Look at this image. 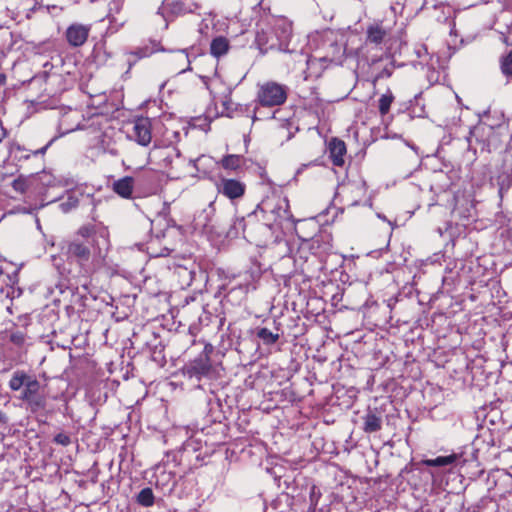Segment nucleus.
Listing matches in <instances>:
<instances>
[{
  "label": "nucleus",
  "instance_id": "1",
  "mask_svg": "<svg viewBox=\"0 0 512 512\" xmlns=\"http://www.w3.org/2000/svg\"><path fill=\"white\" fill-rule=\"evenodd\" d=\"M218 166L213 175L203 172L199 178H209L214 181L219 194L234 201L246 193V184L241 180L246 168L241 162H217Z\"/></svg>",
  "mask_w": 512,
  "mask_h": 512
},
{
  "label": "nucleus",
  "instance_id": "2",
  "mask_svg": "<svg viewBox=\"0 0 512 512\" xmlns=\"http://www.w3.org/2000/svg\"><path fill=\"white\" fill-rule=\"evenodd\" d=\"M339 185L343 186V192L348 206H357L361 203L371 207L372 203L367 197L365 181L358 177L359 168L352 162H332L331 167Z\"/></svg>",
  "mask_w": 512,
  "mask_h": 512
},
{
  "label": "nucleus",
  "instance_id": "3",
  "mask_svg": "<svg viewBox=\"0 0 512 512\" xmlns=\"http://www.w3.org/2000/svg\"><path fill=\"white\" fill-rule=\"evenodd\" d=\"M8 386L12 391H19L23 388L20 399L25 402L31 412L35 413L45 410L47 407V396L41 392V384L33 375L23 370H17L11 376Z\"/></svg>",
  "mask_w": 512,
  "mask_h": 512
},
{
  "label": "nucleus",
  "instance_id": "4",
  "mask_svg": "<svg viewBox=\"0 0 512 512\" xmlns=\"http://www.w3.org/2000/svg\"><path fill=\"white\" fill-rule=\"evenodd\" d=\"M291 38V26L287 24L277 25L271 31H259L256 34L255 43L262 54L269 51L291 52L288 45Z\"/></svg>",
  "mask_w": 512,
  "mask_h": 512
},
{
  "label": "nucleus",
  "instance_id": "5",
  "mask_svg": "<svg viewBox=\"0 0 512 512\" xmlns=\"http://www.w3.org/2000/svg\"><path fill=\"white\" fill-rule=\"evenodd\" d=\"M39 181L46 186H62L67 188V198L60 203V209L63 213H68L79 205V195L77 194L78 182L73 178H56L51 174L42 171L37 174Z\"/></svg>",
  "mask_w": 512,
  "mask_h": 512
},
{
  "label": "nucleus",
  "instance_id": "6",
  "mask_svg": "<svg viewBox=\"0 0 512 512\" xmlns=\"http://www.w3.org/2000/svg\"><path fill=\"white\" fill-rule=\"evenodd\" d=\"M287 96V86L274 81H268L259 86L256 99L263 107H274L284 104Z\"/></svg>",
  "mask_w": 512,
  "mask_h": 512
},
{
  "label": "nucleus",
  "instance_id": "7",
  "mask_svg": "<svg viewBox=\"0 0 512 512\" xmlns=\"http://www.w3.org/2000/svg\"><path fill=\"white\" fill-rule=\"evenodd\" d=\"M213 351V345L206 343L201 354L187 366V374L189 377L201 380L203 377L210 375L212 371L211 355Z\"/></svg>",
  "mask_w": 512,
  "mask_h": 512
},
{
  "label": "nucleus",
  "instance_id": "8",
  "mask_svg": "<svg viewBox=\"0 0 512 512\" xmlns=\"http://www.w3.org/2000/svg\"><path fill=\"white\" fill-rule=\"evenodd\" d=\"M92 245L80 238H73L66 242L65 255L67 260L74 261L80 266L87 264L92 255Z\"/></svg>",
  "mask_w": 512,
  "mask_h": 512
},
{
  "label": "nucleus",
  "instance_id": "9",
  "mask_svg": "<svg viewBox=\"0 0 512 512\" xmlns=\"http://www.w3.org/2000/svg\"><path fill=\"white\" fill-rule=\"evenodd\" d=\"M194 8L193 0H163L162 5L158 9V14H161L165 20H170L174 17L190 13Z\"/></svg>",
  "mask_w": 512,
  "mask_h": 512
},
{
  "label": "nucleus",
  "instance_id": "10",
  "mask_svg": "<svg viewBox=\"0 0 512 512\" xmlns=\"http://www.w3.org/2000/svg\"><path fill=\"white\" fill-rule=\"evenodd\" d=\"M129 137L135 139L137 143L146 146L151 141V122L146 117L137 118L128 132Z\"/></svg>",
  "mask_w": 512,
  "mask_h": 512
},
{
  "label": "nucleus",
  "instance_id": "11",
  "mask_svg": "<svg viewBox=\"0 0 512 512\" xmlns=\"http://www.w3.org/2000/svg\"><path fill=\"white\" fill-rule=\"evenodd\" d=\"M89 33V25L74 23L67 28L65 35L70 46L80 47L87 41Z\"/></svg>",
  "mask_w": 512,
  "mask_h": 512
},
{
  "label": "nucleus",
  "instance_id": "12",
  "mask_svg": "<svg viewBox=\"0 0 512 512\" xmlns=\"http://www.w3.org/2000/svg\"><path fill=\"white\" fill-rule=\"evenodd\" d=\"M343 53L342 46L338 44L335 40H331L328 43V51L326 54L319 58H309L307 60L308 69H311L318 61H325V62H333L335 60H338Z\"/></svg>",
  "mask_w": 512,
  "mask_h": 512
},
{
  "label": "nucleus",
  "instance_id": "13",
  "mask_svg": "<svg viewBox=\"0 0 512 512\" xmlns=\"http://www.w3.org/2000/svg\"><path fill=\"white\" fill-rule=\"evenodd\" d=\"M54 140L49 141L45 146L40 149H36L28 153L24 148L19 145H12L9 149V158L12 160H28L31 156L39 157L44 155L47 148L52 144Z\"/></svg>",
  "mask_w": 512,
  "mask_h": 512
},
{
  "label": "nucleus",
  "instance_id": "14",
  "mask_svg": "<svg viewBox=\"0 0 512 512\" xmlns=\"http://www.w3.org/2000/svg\"><path fill=\"white\" fill-rule=\"evenodd\" d=\"M112 190L121 198L132 199L134 179L131 176L122 177L113 182Z\"/></svg>",
  "mask_w": 512,
  "mask_h": 512
},
{
  "label": "nucleus",
  "instance_id": "15",
  "mask_svg": "<svg viewBox=\"0 0 512 512\" xmlns=\"http://www.w3.org/2000/svg\"><path fill=\"white\" fill-rule=\"evenodd\" d=\"M3 335L18 349H23L29 339L27 332L19 330L15 323L11 328H6Z\"/></svg>",
  "mask_w": 512,
  "mask_h": 512
},
{
  "label": "nucleus",
  "instance_id": "16",
  "mask_svg": "<svg viewBox=\"0 0 512 512\" xmlns=\"http://www.w3.org/2000/svg\"><path fill=\"white\" fill-rule=\"evenodd\" d=\"M362 421V430L367 434L376 433L382 429V417L371 410L362 417Z\"/></svg>",
  "mask_w": 512,
  "mask_h": 512
},
{
  "label": "nucleus",
  "instance_id": "17",
  "mask_svg": "<svg viewBox=\"0 0 512 512\" xmlns=\"http://www.w3.org/2000/svg\"><path fill=\"white\" fill-rule=\"evenodd\" d=\"M327 151L331 160H343L347 152L346 144L343 140L333 137L327 142Z\"/></svg>",
  "mask_w": 512,
  "mask_h": 512
},
{
  "label": "nucleus",
  "instance_id": "18",
  "mask_svg": "<svg viewBox=\"0 0 512 512\" xmlns=\"http://www.w3.org/2000/svg\"><path fill=\"white\" fill-rule=\"evenodd\" d=\"M223 113H225L228 117L232 118L238 113L243 114L248 112V106H243L237 103H234L231 97L226 96L222 101Z\"/></svg>",
  "mask_w": 512,
  "mask_h": 512
},
{
  "label": "nucleus",
  "instance_id": "19",
  "mask_svg": "<svg viewBox=\"0 0 512 512\" xmlns=\"http://www.w3.org/2000/svg\"><path fill=\"white\" fill-rule=\"evenodd\" d=\"M499 169L502 171L495 176L497 184L501 189L509 187L512 184V166L507 162H502Z\"/></svg>",
  "mask_w": 512,
  "mask_h": 512
},
{
  "label": "nucleus",
  "instance_id": "20",
  "mask_svg": "<svg viewBox=\"0 0 512 512\" xmlns=\"http://www.w3.org/2000/svg\"><path fill=\"white\" fill-rule=\"evenodd\" d=\"M387 36V31L380 25L374 24L367 28V41L373 44H381Z\"/></svg>",
  "mask_w": 512,
  "mask_h": 512
},
{
  "label": "nucleus",
  "instance_id": "21",
  "mask_svg": "<svg viewBox=\"0 0 512 512\" xmlns=\"http://www.w3.org/2000/svg\"><path fill=\"white\" fill-rule=\"evenodd\" d=\"M457 459V454L453 453L447 456H438L435 459H423L421 464L428 467H442L454 464Z\"/></svg>",
  "mask_w": 512,
  "mask_h": 512
},
{
  "label": "nucleus",
  "instance_id": "22",
  "mask_svg": "<svg viewBox=\"0 0 512 512\" xmlns=\"http://www.w3.org/2000/svg\"><path fill=\"white\" fill-rule=\"evenodd\" d=\"M229 49V42L225 37H217L210 44V52L213 56L219 58L226 54Z\"/></svg>",
  "mask_w": 512,
  "mask_h": 512
},
{
  "label": "nucleus",
  "instance_id": "23",
  "mask_svg": "<svg viewBox=\"0 0 512 512\" xmlns=\"http://www.w3.org/2000/svg\"><path fill=\"white\" fill-rule=\"evenodd\" d=\"M96 226L93 224L82 225L76 232L74 238H80L81 240L87 241L92 245H95Z\"/></svg>",
  "mask_w": 512,
  "mask_h": 512
},
{
  "label": "nucleus",
  "instance_id": "24",
  "mask_svg": "<svg viewBox=\"0 0 512 512\" xmlns=\"http://www.w3.org/2000/svg\"><path fill=\"white\" fill-rule=\"evenodd\" d=\"M256 335L264 345L268 346L275 344L280 338V334L278 332L274 333L266 327L257 329Z\"/></svg>",
  "mask_w": 512,
  "mask_h": 512
},
{
  "label": "nucleus",
  "instance_id": "25",
  "mask_svg": "<svg viewBox=\"0 0 512 512\" xmlns=\"http://www.w3.org/2000/svg\"><path fill=\"white\" fill-rule=\"evenodd\" d=\"M158 46L159 44L157 42H151L150 45H144L136 48L130 54L135 56L137 59L146 58L157 52L159 50Z\"/></svg>",
  "mask_w": 512,
  "mask_h": 512
},
{
  "label": "nucleus",
  "instance_id": "26",
  "mask_svg": "<svg viewBox=\"0 0 512 512\" xmlns=\"http://www.w3.org/2000/svg\"><path fill=\"white\" fill-rule=\"evenodd\" d=\"M137 503L143 507H151L154 505L155 497L151 488H143L136 497Z\"/></svg>",
  "mask_w": 512,
  "mask_h": 512
},
{
  "label": "nucleus",
  "instance_id": "27",
  "mask_svg": "<svg viewBox=\"0 0 512 512\" xmlns=\"http://www.w3.org/2000/svg\"><path fill=\"white\" fill-rule=\"evenodd\" d=\"M394 101V95L391 91H388L387 93L383 94L378 101V109L381 116L386 115L391 107V104Z\"/></svg>",
  "mask_w": 512,
  "mask_h": 512
},
{
  "label": "nucleus",
  "instance_id": "28",
  "mask_svg": "<svg viewBox=\"0 0 512 512\" xmlns=\"http://www.w3.org/2000/svg\"><path fill=\"white\" fill-rule=\"evenodd\" d=\"M500 69L504 76L512 78V50L501 57Z\"/></svg>",
  "mask_w": 512,
  "mask_h": 512
},
{
  "label": "nucleus",
  "instance_id": "29",
  "mask_svg": "<svg viewBox=\"0 0 512 512\" xmlns=\"http://www.w3.org/2000/svg\"><path fill=\"white\" fill-rule=\"evenodd\" d=\"M29 180L30 178L29 177H25L23 175H20L18 178H16L13 182H12V187L15 191L23 194L27 191L28 189V186H29Z\"/></svg>",
  "mask_w": 512,
  "mask_h": 512
},
{
  "label": "nucleus",
  "instance_id": "30",
  "mask_svg": "<svg viewBox=\"0 0 512 512\" xmlns=\"http://www.w3.org/2000/svg\"><path fill=\"white\" fill-rule=\"evenodd\" d=\"M124 0H111L108 4L109 7V17L112 18L111 21H116L115 15L119 14L123 7Z\"/></svg>",
  "mask_w": 512,
  "mask_h": 512
},
{
  "label": "nucleus",
  "instance_id": "31",
  "mask_svg": "<svg viewBox=\"0 0 512 512\" xmlns=\"http://www.w3.org/2000/svg\"><path fill=\"white\" fill-rule=\"evenodd\" d=\"M53 441L56 444L62 445V446H69L71 444V438L69 435L65 433H58L54 436Z\"/></svg>",
  "mask_w": 512,
  "mask_h": 512
},
{
  "label": "nucleus",
  "instance_id": "32",
  "mask_svg": "<svg viewBox=\"0 0 512 512\" xmlns=\"http://www.w3.org/2000/svg\"><path fill=\"white\" fill-rule=\"evenodd\" d=\"M285 205H286V207L283 209V214H284V215H283V216H282V215H279V218L290 219V217H291L292 215H291L290 211L288 210V208H289V204H288V201H286V200H285ZM278 209H279V210H282V206H281V205H279V206H278Z\"/></svg>",
  "mask_w": 512,
  "mask_h": 512
},
{
  "label": "nucleus",
  "instance_id": "33",
  "mask_svg": "<svg viewBox=\"0 0 512 512\" xmlns=\"http://www.w3.org/2000/svg\"><path fill=\"white\" fill-rule=\"evenodd\" d=\"M222 160H226V161H229V160H239V156L238 155H234V154H229V155H226L222 158Z\"/></svg>",
  "mask_w": 512,
  "mask_h": 512
},
{
  "label": "nucleus",
  "instance_id": "34",
  "mask_svg": "<svg viewBox=\"0 0 512 512\" xmlns=\"http://www.w3.org/2000/svg\"><path fill=\"white\" fill-rule=\"evenodd\" d=\"M259 169L262 170V172L260 173L261 178L269 183H272V181L268 178L266 172L261 167H259Z\"/></svg>",
  "mask_w": 512,
  "mask_h": 512
},
{
  "label": "nucleus",
  "instance_id": "35",
  "mask_svg": "<svg viewBox=\"0 0 512 512\" xmlns=\"http://www.w3.org/2000/svg\"><path fill=\"white\" fill-rule=\"evenodd\" d=\"M6 422H7L6 414L0 410V423H6Z\"/></svg>",
  "mask_w": 512,
  "mask_h": 512
},
{
  "label": "nucleus",
  "instance_id": "36",
  "mask_svg": "<svg viewBox=\"0 0 512 512\" xmlns=\"http://www.w3.org/2000/svg\"><path fill=\"white\" fill-rule=\"evenodd\" d=\"M172 157H173V155H171V154H169V153H168V154H166V155L164 156L163 160H171V159H172Z\"/></svg>",
  "mask_w": 512,
  "mask_h": 512
},
{
  "label": "nucleus",
  "instance_id": "37",
  "mask_svg": "<svg viewBox=\"0 0 512 512\" xmlns=\"http://www.w3.org/2000/svg\"><path fill=\"white\" fill-rule=\"evenodd\" d=\"M181 58L185 59L187 61L188 64H190V61H189V58H188V55H180Z\"/></svg>",
  "mask_w": 512,
  "mask_h": 512
},
{
  "label": "nucleus",
  "instance_id": "38",
  "mask_svg": "<svg viewBox=\"0 0 512 512\" xmlns=\"http://www.w3.org/2000/svg\"><path fill=\"white\" fill-rule=\"evenodd\" d=\"M196 162H192V161H189L188 162V165L191 167V168H196Z\"/></svg>",
  "mask_w": 512,
  "mask_h": 512
},
{
  "label": "nucleus",
  "instance_id": "39",
  "mask_svg": "<svg viewBox=\"0 0 512 512\" xmlns=\"http://www.w3.org/2000/svg\"><path fill=\"white\" fill-rule=\"evenodd\" d=\"M172 150L176 152V153H175V157H180V156H181V155H180V152H179V151H177L175 148H173Z\"/></svg>",
  "mask_w": 512,
  "mask_h": 512
},
{
  "label": "nucleus",
  "instance_id": "40",
  "mask_svg": "<svg viewBox=\"0 0 512 512\" xmlns=\"http://www.w3.org/2000/svg\"><path fill=\"white\" fill-rule=\"evenodd\" d=\"M190 69L189 67L185 68V69H181V72H185L186 70Z\"/></svg>",
  "mask_w": 512,
  "mask_h": 512
},
{
  "label": "nucleus",
  "instance_id": "41",
  "mask_svg": "<svg viewBox=\"0 0 512 512\" xmlns=\"http://www.w3.org/2000/svg\"><path fill=\"white\" fill-rule=\"evenodd\" d=\"M252 120L255 121L256 120V116L255 114L252 116Z\"/></svg>",
  "mask_w": 512,
  "mask_h": 512
}]
</instances>
